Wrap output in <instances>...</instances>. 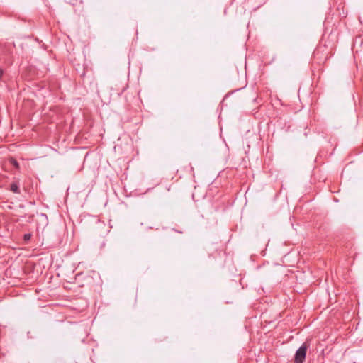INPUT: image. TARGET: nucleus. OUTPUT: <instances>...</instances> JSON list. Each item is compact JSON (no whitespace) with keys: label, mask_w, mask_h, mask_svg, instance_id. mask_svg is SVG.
I'll use <instances>...</instances> for the list:
<instances>
[{"label":"nucleus","mask_w":363,"mask_h":363,"mask_svg":"<svg viewBox=\"0 0 363 363\" xmlns=\"http://www.w3.org/2000/svg\"><path fill=\"white\" fill-rule=\"evenodd\" d=\"M308 346L303 343L296 352L294 361L295 363H303L306 359Z\"/></svg>","instance_id":"obj_1"},{"label":"nucleus","mask_w":363,"mask_h":363,"mask_svg":"<svg viewBox=\"0 0 363 363\" xmlns=\"http://www.w3.org/2000/svg\"><path fill=\"white\" fill-rule=\"evenodd\" d=\"M11 191H12L13 193L19 194L20 190L18 184L12 183L11 185Z\"/></svg>","instance_id":"obj_2"},{"label":"nucleus","mask_w":363,"mask_h":363,"mask_svg":"<svg viewBox=\"0 0 363 363\" xmlns=\"http://www.w3.org/2000/svg\"><path fill=\"white\" fill-rule=\"evenodd\" d=\"M10 162L11 164H13L16 168H18L19 167V164L18 162L13 158H11V160H10Z\"/></svg>","instance_id":"obj_3"},{"label":"nucleus","mask_w":363,"mask_h":363,"mask_svg":"<svg viewBox=\"0 0 363 363\" xmlns=\"http://www.w3.org/2000/svg\"><path fill=\"white\" fill-rule=\"evenodd\" d=\"M31 238V234L30 233H27V234H25L23 235V240L26 241V242H28L30 240Z\"/></svg>","instance_id":"obj_4"},{"label":"nucleus","mask_w":363,"mask_h":363,"mask_svg":"<svg viewBox=\"0 0 363 363\" xmlns=\"http://www.w3.org/2000/svg\"><path fill=\"white\" fill-rule=\"evenodd\" d=\"M3 73H4L3 69H0V79L1 78V77L3 75Z\"/></svg>","instance_id":"obj_5"}]
</instances>
